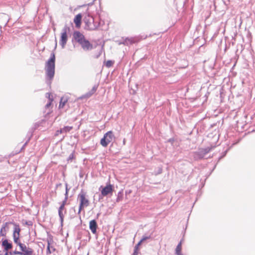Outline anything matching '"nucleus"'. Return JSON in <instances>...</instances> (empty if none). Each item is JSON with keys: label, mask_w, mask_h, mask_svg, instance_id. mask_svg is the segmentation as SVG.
<instances>
[{"label": "nucleus", "mask_w": 255, "mask_h": 255, "mask_svg": "<svg viewBox=\"0 0 255 255\" xmlns=\"http://www.w3.org/2000/svg\"><path fill=\"white\" fill-rule=\"evenodd\" d=\"M69 31L70 28L67 25H65L62 29L59 41V43L62 48H65L66 44L68 40L67 32Z\"/></svg>", "instance_id": "nucleus-4"}, {"label": "nucleus", "mask_w": 255, "mask_h": 255, "mask_svg": "<svg viewBox=\"0 0 255 255\" xmlns=\"http://www.w3.org/2000/svg\"><path fill=\"white\" fill-rule=\"evenodd\" d=\"M114 64V62L112 60H108L106 63V66L107 67H111Z\"/></svg>", "instance_id": "nucleus-25"}, {"label": "nucleus", "mask_w": 255, "mask_h": 255, "mask_svg": "<svg viewBox=\"0 0 255 255\" xmlns=\"http://www.w3.org/2000/svg\"><path fill=\"white\" fill-rule=\"evenodd\" d=\"M21 254V252L14 251L13 252H6L4 254H2V255H20Z\"/></svg>", "instance_id": "nucleus-20"}, {"label": "nucleus", "mask_w": 255, "mask_h": 255, "mask_svg": "<svg viewBox=\"0 0 255 255\" xmlns=\"http://www.w3.org/2000/svg\"><path fill=\"white\" fill-rule=\"evenodd\" d=\"M20 231V229L18 225L11 222H6L3 224L0 228V237L7 238V235L12 232L13 239H19Z\"/></svg>", "instance_id": "nucleus-1"}, {"label": "nucleus", "mask_w": 255, "mask_h": 255, "mask_svg": "<svg viewBox=\"0 0 255 255\" xmlns=\"http://www.w3.org/2000/svg\"><path fill=\"white\" fill-rule=\"evenodd\" d=\"M64 241H66V242H65V243H66L67 240H62V241H63V242H64Z\"/></svg>", "instance_id": "nucleus-38"}, {"label": "nucleus", "mask_w": 255, "mask_h": 255, "mask_svg": "<svg viewBox=\"0 0 255 255\" xmlns=\"http://www.w3.org/2000/svg\"><path fill=\"white\" fill-rule=\"evenodd\" d=\"M84 21L86 24V28L90 30H93L96 29L97 27L94 24V18L88 14L84 18Z\"/></svg>", "instance_id": "nucleus-5"}, {"label": "nucleus", "mask_w": 255, "mask_h": 255, "mask_svg": "<svg viewBox=\"0 0 255 255\" xmlns=\"http://www.w3.org/2000/svg\"><path fill=\"white\" fill-rule=\"evenodd\" d=\"M47 242V253L51 254L52 251H54L55 249L53 247L50 246V244L52 242H53V240H46Z\"/></svg>", "instance_id": "nucleus-17"}, {"label": "nucleus", "mask_w": 255, "mask_h": 255, "mask_svg": "<svg viewBox=\"0 0 255 255\" xmlns=\"http://www.w3.org/2000/svg\"><path fill=\"white\" fill-rule=\"evenodd\" d=\"M113 191V186L109 184L102 188L101 190V196H106L110 194H112Z\"/></svg>", "instance_id": "nucleus-7"}, {"label": "nucleus", "mask_w": 255, "mask_h": 255, "mask_svg": "<svg viewBox=\"0 0 255 255\" xmlns=\"http://www.w3.org/2000/svg\"><path fill=\"white\" fill-rule=\"evenodd\" d=\"M65 186H66V192L65 194V196H68V192L69 190V189L68 188V184L67 183H65Z\"/></svg>", "instance_id": "nucleus-28"}, {"label": "nucleus", "mask_w": 255, "mask_h": 255, "mask_svg": "<svg viewBox=\"0 0 255 255\" xmlns=\"http://www.w3.org/2000/svg\"><path fill=\"white\" fill-rule=\"evenodd\" d=\"M52 101L53 100H51L50 101H49L48 103L46 104V105H45L46 109L49 108L51 106Z\"/></svg>", "instance_id": "nucleus-26"}, {"label": "nucleus", "mask_w": 255, "mask_h": 255, "mask_svg": "<svg viewBox=\"0 0 255 255\" xmlns=\"http://www.w3.org/2000/svg\"><path fill=\"white\" fill-rule=\"evenodd\" d=\"M73 37L75 40L80 44L83 40H84V36L79 31H75L73 33Z\"/></svg>", "instance_id": "nucleus-10"}, {"label": "nucleus", "mask_w": 255, "mask_h": 255, "mask_svg": "<svg viewBox=\"0 0 255 255\" xmlns=\"http://www.w3.org/2000/svg\"><path fill=\"white\" fill-rule=\"evenodd\" d=\"M65 206L63 204H61L60 207L59 208L58 211H63L64 209Z\"/></svg>", "instance_id": "nucleus-31"}, {"label": "nucleus", "mask_w": 255, "mask_h": 255, "mask_svg": "<svg viewBox=\"0 0 255 255\" xmlns=\"http://www.w3.org/2000/svg\"><path fill=\"white\" fill-rule=\"evenodd\" d=\"M211 148L206 147L205 148H202L200 149L198 152L199 155L200 156V158H203L204 155L210 152Z\"/></svg>", "instance_id": "nucleus-13"}, {"label": "nucleus", "mask_w": 255, "mask_h": 255, "mask_svg": "<svg viewBox=\"0 0 255 255\" xmlns=\"http://www.w3.org/2000/svg\"><path fill=\"white\" fill-rule=\"evenodd\" d=\"M120 194V193H119V194ZM121 200V197H120L119 195H118L117 198V202H119Z\"/></svg>", "instance_id": "nucleus-33"}, {"label": "nucleus", "mask_w": 255, "mask_h": 255, "mask_svg": "<svg viewBox=\"0 0 255 255\" xmlns=\"http://www.w3.org/2000/svg\"><path fill=\"white\" fill-rule=\"evenodd\" d=\"M55 60V55L54 53H52L50 59L46 63L45 70L46 75L50 80H52L54 76Z\"/></svg>", "instance_id": "nucleus-2"}, {"label": "nucleus", "mask_w": 255, "mask_h": 255, "mask_svg": "<svg viewBox=\"0 0 255 255\" xmlns=\"http://www.w3.org/2000/svg\"><path fill=\"white\" fill-rule=\"evenodd\" d=\"M15 243L17 244L22 252L20 255H32L33 254V250L31 249L28 248L27 249L26 246L20 242V240H13Z\"/></svg>", "instance_id": "nucleus-6"}, {"label": "nucleus", "mask_w": 255, "mask_h": 255, "mask_svg": "<svg viewBox=\"0 0 255 255\" xmlns=\"http://www.w3.org/2000/svg\"><path fill=\"white\" fill-rule=\"evenodd\" d=\"M182 249V240L177 245L175 249V254L176 255H183L181 253Z\"/></svg>", "instance_id": "nucleus-16"}, {"label": "nucleus", "mask_w": 255, "mask_h": 255, "mask_svg": "<svg viewBox=\"0 0 255 255\" xmlns=\"http://www.w3.org/2000/svg\"><path fill=\"white\" fill-rule=\"evenodd\" d=\"M82 15L81 14H78L76 15L74 18V22L76 24L77 27H79L81 25Z\"/></svg>", "instance_id": "nucleus-15"}, {"label": "nucleus", "mask_w": 255, "mask_h": 255, "mask_svg": "<svg viewBox=\"0 0 255 255\" xmlns=\"http://www.w3.org/2000/svg\"><path fill=\"white\" fill-rule=\"evenodd\" d=\"M107 138V140L110 143L115 138L114 134L112 131H109L104 134Z\"/></svg>", "instance_id": "nucleus-14"}, {"label": "nucleus", "mask_w": 255, "mask_h": 255, "mask_svg": "<svg viewBox=\"0 0 255 255\" xmlns=\"http://www.w3.org/2000/svg\"><path fill=\"white\" fill-rule=\"evenodd\" d=\"M90 229L94 234L96 233L97 228V224L95 220H93L90 222L89 224Z\"/></svg>", "instance_id": "nucleus-12"}, {"label": "nucleus", "mask_w": 255, "mask_h": 255, "mask_svg": "<svg viewBox=\"0 0 255 255\" xmlns=\"http://www.w3.org/2000/svg\"><path fill=\"white\" fill-rule=\"evenodd\" d=\"M67 199H68V196H65L64 201H63V202H62V204H63L64 206H65V204H66V203L67 202Z\"/></svg>", "instance_id": "nucleus-30"}, {"label": "nucleus", "mask_w": 255, "mask_h": 255, "mask_svg": "<svg viewBox=\"0 0 255 255\" xmlns=\"http://www.w3.org/2000/svg\"><path fill=\"white\" fill-rule=\"evenodd\" d=\"M47 94L48 95L49 101H50L51 100H53V99L51 98L50 94L47 93Z\"/></svg>", "instance_id": "nucleus-32"}, {"label": "nucleus", "mask_w": 255, "mask_h": 255, "mask_svg": "<svg viewBox=\"0 0 255 255\" xmlns=\"http://www.w3.org/2000/svg\"><path fill=\"white\" fill-rule=\"evenodd\" d=\"M106 136L105 135H104L103 137L101 139L100 143L103 147H107L108 145L110 143L109 142H108L107 140V138H106Z\"/></svg>", "instance_id": "nucleus-18"}, {"label": "nucleus", "mask_w": 255, "mask_h": 255, "mask_svg": "<svg viewBox=\"0 0 255 255\" xmlns=\"http://www.w3.org/2000/svg\"><path fill=\"white\" fill-rule=\"evenodd\" d=\"M145 240H139L137 244L134 247L133 252L131 255H138L139 254V251L141 248L142 245Z\"/></svg>", "instance_id": "nucleus-9"}, {"label": "nucleus", "mask_w": 255, "mask_h": 255, "mask_svg": "<svg viewBox=\"0 0 255 255\" xmlns=\"http://www.w3.org/2000/svg\"><path fill=\"white\" fill-rule=\"evenodd\" d=\"M123 142H124V144H125V139H124Z\"/></svg>", "instance_id": "nucleus-36"}, {"label": "nucleus", "mask_w": 255, "mask_h": 255, "mask_svg": "<svg viewBox=\"0 0 255 255\" xmlns=\"http://www.w3.org/2000/svg\"><path fill=\"white\" fill-rule=\"evenodd\" d=\"M97 88V85L94 86L91 90L87 94L88 97H90L91 96H92L96 91Z\"/></svg>", "instance_id": "nucleus-21"}, {"label": "nucleus", "mask_w": 255, "mask_h": 255, "mask_svg": "<svg viewBox=\"0 0 255 255\" xmlns=\"http://www.w3.org/2000/svg\"><path fill=\"white\" fill-rule=\"evenodd\" d=\"M0 255H2V254H0Z\"/></svg>", "instance_id": "nucleus-40"}, {"label": "nucleus", "mask_w": 255, "mask_h": 255, "mask_svg": "<svg viewBox=\"0 0 255 255\" xmlns=\"http://www.w3.org/2000/svg\"><path fill=\"white\" fill-rule=\"evenodd\" d=\"M132 43H133V41L131 39L126 38L123 43L125 45H128Z\"/></svg>", "instance_id": "nucleus-22"}, {"label": "nucleus", "mask_w": 255, "mask_h": 255, "mask_svg": "<svg viewBox=\"0 0 255 255\" xmlns=\"http://www.w3.org/2000/svg\"><path fill=\"white\" fill-rule=\"evenodd\" d=\"M73 155L72 154H70L68 160L72 159L73 158Z\"/></svg>", "instance_id": "nucleus-34"}, {"label": "nucleus", "mask_w": 255, "mask_h": 255, "mask_svg": "<svg viewBox=\"0 0 255 255\" xmlns=\"http://www.w3.org/2000/svg\"><path fill=\"white\" fill-rule=\"evenodd\" d=\"M141 239H143V240H144V239H148V238L147 237H142V238H141Z\"/></svg>", "instance_id": "nucleus-35"}, {"label": "nucleus", "mask_w": 255, "mask_h": 255, "mask_svg": "<svg viewBox=\"0 0 255 255\" xmlns=\"http://www.w3.org/2000/svg\"><path fill=\"white\" fill-rule=\"evenodd\" d=\"M110 244H111V240H107V242L106 243V246H108V250L109 249V246H110Z\"/></svg>", "instance_id": "nucleus-29"}, {"label": "nucleus", "mask_w": 255, "mask_h": 255, "mask_svg": "<svg viewBox=\"0 0 255 255\" xmlns=\"http://www.w3.org/2000/svg\"><path fill=\"white\" fill-rule=\"evenodd\" d=\"M8 240H2L1 246L3 249L4 251L5 252H8V250L12 249V244L11 243L8 242Z\"/></svg>", "instance_id": "nucleus-11"}, {"label": "nucleus", "mask_w": 255, "mask_h": 255, "mask_svg": "<svg viewBox=\"0 0 255 255\" xmlns=\"http://www.w3.org/2000/svg\"><path fill=\"white\" fill-rule=\"evenodd\" d=\"M85 193L81 192L78 195V198L80 201V205L78 214H80L82 210L84 208L89 206V201L88 199L86 198Z\"/></svg>", "instance_id": "nucleus-3"}, {"label": "nucleus", "mask_w": 255, "mask_h": 255, "mask_svg": "<svg viewBox=\"0 0 255 255\" xmlns=\"http://www.w3.org/2000/svg\"><path fill=\"white\" fill-rule=\"evenodd\" d=\"M80 44L81 45L82 48L84 50H89L93 49L92 44H91L90 42L86 39L83 40Z\"/></svg>", "instance_id": "nucleus-8"}, {"label": "nucleus", "mask_w": 255, "mask_h": 255, "mask_svg": "<svg viewBox=\"0 0 255 255\" xmlns=\"http://www.w3.org/2000/svg\"><path fill=\"white\" fill-rule=\"evenodd\" d=\"M27 141L25 143V144H24V146H25L27 144Z\"/></svg>", "instance_id": "nucleus-37"}, {"label": "nucleus", "mask_w": 255, "mask_h": 255, "mask_svg": "<svg viewBox=\"0 0 255 255\" xmlns=\"http://www.w3.org/2000/svg\"><path fill=\"white\" fill-rule=\"evenodd\" d=\"M23 224H25L28 226H32V223L31 221H24L23 222Z\"/></svg>", "instance_id": "nucleus-27"}, {"label": "nucleus", "mask_w": 255, "mask_h": 255, "mask_svg": "<svg viewBox=\"0 0 255 255\" xmlns=\"http://www.w3.org/2000/svg\"><path fill=\"white\" fill-rule=\"evenodd\" d=\"M58 214H59V217L60 218L61 222V223H62L63 222V220H64V214L63 213V211H61V210L58 211Z\"/></svg>", "instance_id": "nucleus-23"}, {"label": "nucleus", "mask_w": 255, "mask_h": 255, "mask_svg": "<svg viewBox=\"0 0 255 255\" xmlns=\"http://www.w3.org/2000/svg\"><path fill=\"white\" fill-rule=\"evenodd\" d=\"M114 243L115 244V246H117L116 242H114Z\"/></svg>", "instance_id": "nucleus-39"}, {"label": "nucleus", "mask_w": 255, "mask_h": 255, "mask_svg": "<svg viewBox=\"0 0 255 255\" xmlns=\"http://www.w3.org/2000/svg\"><path fill=\"white\" fill-rule=\"evenodd\" d=\"M72 127L66 126L61 128L60 130L61 133H67L72 129Z\"/></svg>", "instance_id": "nucleus-19"}, {"label": "nucleus", "mask_w": 255, "mask_h": 255, "mask_svg": "<svg viewBox=\"0 0 255 255\" xmlns=\"http://www.w3.org/2000/svg\"><path fill=\"white\" fill-rule=\"evenodd\" d=\"M63 100V98H61L60 104H59V108H63V107L64 106V105L66 102V100H64V101Z\"/></svg>", "instance_id": "nucleus-24"}]
</instances>
